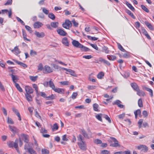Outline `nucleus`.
<instances>
[{
    "label": "nucleus",
    "instance_id": "obj_45",
    "mask_svg": "<svg viewBox=\"0 0 154 154\" xmlns=\"http://www.w3.org/2000/svg\"><path fill=\"white\" fill-rule=\"evenodd\" d=\"M94 142L96 144H100L102 143V141L99 139H96L94 140Z\"/></svg>",
    "mask_w": 154,
    "mask_h": 154
},
{
    "label": "nucleus",
    "instance_id": "obj_58",
    "mask_svg": "<svg viewBox=\"0 0 154 154\" xmlns=\"http://www.w3.org/2000/svg\"><path fill=\"white\" fill-rule=\"evenodd\" d=\"M42 154H49V150L46 149H42Z\"/></svg>",
    "mask_w": 154,
    "mask_h": 154
},
{
    "label": "nucleus",
    "instance_id": "obj_51",
    "mask_svg": "<svg viewBox=\"0 0 154 154\" xmlns=\"http://www.w3.org/2000/svg\"><path fill=\"white\" fill-rule=\"evenodd\" d=\"M23 137L24 139V142L28 143L29 141L28 139V136L25 134H23Z\"/></svg>",
    "mask_w": 154,
    "mask_h": 154
},
{
    "label": "nucleus",
    "instance_id": "obj_33",
    "mask_svg": "<svg viewBox=\"0 0 154 154\" xmlns=\"http://www.w3.org/2000/svg\"><path fill=\"white\" fill-rule=\"evenodd\" d=\"M102 114L101 113L97 115L96 116V118L99 121H102Z\"/></svg>",
    "mask_w": 154,
    "mask_h": 154
},
{
    "label": "nucleus",
    "instance_id": "obj_48",
    "mask_svg": "<svg viewBox=\"0 0 154 154\" xmlns=\"http://www.w3.org/2000/svg\"><path fill=\"white\" fill-rule=\"evenodd\" d=\"M25 27L26 29L30 33L32 32V31L31 28L29 26L26 25Z\"/></svg>",
    "mask_w": 154,
    "mask_h": 154
},
{
    "label": "nucleus",
    "instance_id": "obj_18",
    "mask_svg": "<svg viewBox=\"0 0 154 154\" xmlns=\"http://www.w3.org/2000/svg\"><path fill=\"white\" fill-rule=\"evenodd\" d=\"M62 43L66 46H69V42L68 41L67 38L66 37H64L62 40Z\"/></svg>",
    "mask_w": 154,
    "mask_h": 154
},
{
    "label": "nucleus",
    "instance_id": "obj_4",
    "mask_svg": "<svg viewBox=\"0 0 154 154\" xmlns=\"http://www.w3.org/2000/svg\"><path fill=\"white\" fill-rule=\"evenodd\" d=\"M61 69L62 70H65L67 72H69L70 74L73 76L77 77V75L75 73V71L74 70L70 69H68L64 68H62Z\"/></svg>",
    "mask_w": 154,
    "mask_h": 154
},
{
    "label": "nucleus",
    "instance_id": "obj_24",
    "mask_svg": "<svg viewBox=\"0 0 154 154\" xmlns=\"http://www.w3.org/2000/svg\"><path fill=\"white\" fill-rule=\"evenodd\" d=\"M22 33L24 40H26L28 41H30V40L26 38V37L27 36V35L25 31L23 29L22 30Z\"/></svg>",
    "mask_w": 154,
    "mask_h": 154
},
{
    "label": "nucleus",
    "instance_id": "obj_54",
    "mask_svg": "<svg viewBox=\"0 0 154 154\" xmlns=\"http://www.w3.org/2000/svg\"><path fill=\"white\" fill-rule=\"evenodd\" d=\"M143 122V119H140L139 120L138 122V124L139 125V128H140L142 126V124Z\"/></svg>",
    "mask_w": 154,
    "mask_h": 154
},
{
    "label": "nucleus",
    "instance_id": "obj_31",
    "mask_svg": "<svg viewBox=\"0 0 154 154\" xmlns=\"http://www.w3.org/2000/svg\"><path fill=\"white\" fill-rule=\"evenodd\" d=\"M60 83L63 85H68L70 84V83L67 81H62L60 82Z\"/></svg>",
    "mask_w": 154,
    "mask_h": 154
},
{
    "label": "nucleus",
    "instance_id": "obj_64",
    "mask_svg": "<svg viewBox=\"0 0 154 154\" xmlns=\"http://www.w3.org/2000/svg\"><path fill=\"white\" fill-rule=\"evenodd\" d=\"M101 153L102 154H110V152L107 150H104L102 151Z\"/></svg>",
    "mask_w": 154,
    "mask_h": 154
},
{
    "label": "nucleus",
    "instance_id": "obj_53",
    "mask_svg": "<svg viewBox=\"0 0 154 154\" xmlns=\"http://www.w3.org/2000/svg\"><path fill=\"white\" fill-rule=\"evenodd\" d=\"M29 144L27 143L25 144L24 146V149L25 150H27V152L31 148H30L29 147Z\"/></svg>",
    "mask_w": 154,
    "mask_h": 154
},
{
    "label": "nucleus",
    "instance_id": "obj_26",
    "mask_svg": "<svg viewBox=\"0 0 154 154\" xmlns=\"http://www.w3.org/2000/svg\"><path fill=\"white\" fill-rule=\"evenodd\" d=\"M126 12L128 15L131 16L134 19L135 18V17L133 15V14L131 12V11H130L129 10L126 9Z\"/></svg>",
    "mask_w": 154,
    "mask_h": 154
},
{
    "label": "nucleus",
    "instance_id": "obj_27",
    "mask_svg": "<svg viewBox=\"0 0 154 154\" xmlns=\"http://www.w3.org/2000/svg\"><path fill=\"white\" fill-rule=\"evenodd\" d=\"M145 25L148 27L150 30H153V27L151 24L148 22L146 21L145 22Z\"/></svg>",
    "mask_w": 154,
    "mask_h": 154
},
{
    "label": "nucleus",
    "instance_id": "obj_13",
    "mask_svg": "<svg viewBox=\"0 0 154 154\" xmlns=\"http://www.w3.org/2000/svg\"><path fill=\"white\" fill-rule=\"evenodd\" d=\"M10 75L11 76L13 82L15 84H16V83H17L16 82L19 79L18 76L17 75H14L13 74H11Z\"/></svg>",
    "mask_w": 154,
    "mask_h": 154
},
{
    "label": "nucleus",
    "instance_id": "obj_50",
    "mask_svg": "<svg viewBox=\"0 0 154 154\" xmlns=\"http://www.w3.org/2000/svg\"><path fill=\"white\" fill-rule=\"evenodd\" d=\"M30 154H37L36 152L32 148H31L28 151Z\"/></svg>",
    "mask_w": 154,
    "mask_h": 154
},
{
    "label": "nucleus",
    "instance_id": "obj_47",
    "mask_svg": "<svg viewBox=\"0 0 154 154\" xmlns=\"http://www.w3.org/2000/svg\"><path fill=\"white\" fill-rule=\"evenodd\" d=\"M87 37L88 39L93 41L97 40L98 39V38H96L94 37H91V36L89 35L87 36Z\"/></svg>",
    "mask_w": 154,
    "mask_h": 154
},
{
    "label": "nucleus",
    "instance_id": "obj_32",
    "mask_svg": "<svg viewBox=\"0 0 154 154\" xmlns=\"http://www.w3.org/2000/svg\"><path fill=\"white\" fill-rule=\"evenodd\" d=\"M78 140L80 141L79 142H84V138L81 134H79L77 137Z\"/></svg>",
    "mask_w": 154,
    "mask_h": 154
},
{
    "label": "nucleus",
    "instance_id": "obj_7",
    "mask_svg": "<svg viewBox=\"0 0 154 154\" xmlns=\"http://www.w3.org/2000/svg\"><path fill=\"white\" fill-rule=\"evenodd\" d=\"M138 149L141 150V151H146L148 150V147L145 145H140L137 147Z\"/></svg>",
    "mask_w": 154,
    "mask_h": 154
},
{
    "label": "nucleus",
    "instance_id": "obj_11",
    "mask_svg": "<svg viewBox=\"0 0 154 154\" xmlns=\"http://www.w3.org/2000/svg\"><path fill=\"white\" fill-rule=\"evenodd\" d=\"M9 128L10 131L14 134H15L18 131V129L14 126L9 125Z\"/></svg>",
    "mask_w": 154,
    "mask_h": 154
},
{
    "label": "nucleus",
    "instance_id": "obj_19",
    "mask_svg": "<svg viewBox=\"0 0 154 154\" xmlns=\"http://www.w3.org/2000/svg\"><path fill=\"white\" fill-rule=\"evenodd\" d=\"M14 62H15V63H16L17 64H18L19 65H20V66H22L23 67L26 68L27 67V66L26 64L21 62L19 61L16 60H14Z\"/></svg>",
    "mask_w": 154,
    "mask_h": 154
},
{
    "label": "nucleus",
    "instance_id": "obj_42",
    "mask_svg": "<svg viewBox=\"0 0 154 154\" xmlns=\"http://www.w3.org/2000/svg\"><path fill=\"white\" fill-rule=\"evenodd\" d=\"M104 75V74L103 72H101L99 73L97 75V77L99 79H101Z\"/></svg>",
    "mask_w": 154,
    "mask_h": 154
},
{
    "label": "nucleus",
    "instance_id": "obj_15",
    "mask_svg": "<svg viewBox=\"0 0 154 154\" xmlns=\"http://www.w3.org/2000/svg\"><path fill=\"white\" fill-rule=\"evenodd\" d=\"M44 69L47 73H50L53 72L52 69L49 66L47 65L45 66Z\"/></svg>",
    "mask_w": 154,
    "mask_h": 154
},
{
    "label": "nucleus",
    "instance_id": "obj_43",
    "mask_svg": "<svg viewBox=\"0 0 154 154\" xmlns=\"http://www.w3.org/2000/svg\"><path fill=\"white\" fill-rule=\"evenodd\" d=\"M138 106L140 107H143V102L141 99L140 98L138 100Z\"/></svg>",
    "mask_w": 154,
    "mask_h": 154
},
{
    "label": "nucleus",
    "instance_id": "obj_2",
    "mask_svg": "<svg viewBox=\"0 0 154 154\" xmlns=\"http://www.w3.org/2000/svg\"><path fill=\"white\" fill-rule=\"evenodd\" d=\"M77 144L79 148L81 149L82 150H86V145L84 141L82 142H78Z\"/></svg>",
    "mask_w": 154,
    "mask_h": 154
},
{
    "label": "nucleus",
    "instance_id": "obj_35",
    "mask_svg": "<svg viewBox=\"0 0 154 154\" xmlns=\"http://www.w3.org/2000/svg\"><path fill=\"white\" fill-rule=\"evenodd\" d=\"M15 86L19 91H20V92H22V89L20 87V85L16 83V84H15Z\"/></svg>",
    "mask_w": 154,
    "mask_h": 154
},
{
    "label": "nucleus",
    "instance_id": "obj_63",
    "mask_svg": "<svg viewBox=\"0 0 154 154\" xmlns=\"http://www.w3.org/2000/svg\"><path fill=\"white\" fill-rule=\"evenodd\" d=\"M43 66L42 63H40L38 66V70L42 71L43 69Z\"/></svg>",
    "mask_w": 154,
    "mask_h": 154
},
{
    "label": "nucleus",
    "instance_id": "obj_57",
    "mask_svg": "<svg viewBox=\"0 0 154 154\" xmlns=\"http://www.w3.org/2000/svg\"><path fill=\"white\" fill-rule=\"evenodd\" d=\"M78 95V94L76 92H73L72 95L71 97L73 99H74L76 98Z\"/></svg>",
    "mask_w": 154,
    "mask_h": 154
},
{
    "label": "nucleus",
    "instance_id": "obj_8",
    "mask_svg": "<svg viewBox=\"0 0 154 154\" xmlns=\"http://www.w3.org/2000/svg\"><path fill=\"white\" fill-rule=\"evenodd\" d=\"M35 34L38 37L40 38H43L45 36V33L42 32L40 33L37 31H35Z\"/></svg>",
    "mask_w": 154,
    "mask_h": 154
},
{
    "label": "nucleus",
    "instance_id": "obj_5",
    "mask_svg": "<svg viewBox=\"0 0 154 154\" xmlns=\"http://www.w3.org/2000/svg\"><path fill=\"white\" fill-rule=\"evenodd\" d=\"M72 44L74 46L77 48H80L83 47V45L79 43L78 41L75 40H73L72 42Z\"/></svg>",
    "mask_w": 154,
    "mask_h": 154
},
{
    "label": "nucleus",
    "instance_id": "obj_17",
    "mask_svg": "<svg viewBox=\"0 0 154 154\" xmlns=\"http://www.w3.org/2000/svg\"><path fill=\"white\" fill-rule=\"evenodd\" d=\"M54 91L56 92H57L61 94H63L64 92V89L61 88H55Z\"/></svg>",
    "mask_w": 154,
    "mask_h": 154
},
{
    "label": "nucleus",
    "instance_id": "obj_52",
    "mask_svg": "<svg viewBox=\"0 0 154 154\" xmlns=\"http://www.w3.org/2000/svg\"><path fill=\"white\" fill-rule=\"evenodd\" d=\"M7 122L8 123L11 124H13L14 123V122L9 117H8L7 119Z\"/></svg>",
    "mask_w": 154,
    "mask_h": 154
},
{
    "label": "nucleus",
    "instance_id": "obj_30",
    "mask_svg": "<svg viewBox=\"0 0 154 154\" xmlns=\"http://www.w3.org/2000/svg\"><path fill=\"white\" fill-rule=\"evenodd\" d=\"M107 58L110 60H114L116 59V57L114 55H108Z\"/></svg>",
    "mask_w": 154,
    "mask_h": 154
},
{
    "label": "nucleus",
    "instance_id": "obj_23",
    "mask_svg": "<svg viewBox=\"0 0 154 154\" xmlns=\"http://www.w3.org/2000/svg\"><path fill=\"white\" fill-rule=\"evenodd\" d=\"M137 94L139 96H144L145 95V93L143 91H140L139 89L138 91H137Z\"/></svg>",
    "mask_w": 154,
    "mask_h": 154
},
{
    "label": "nucleus",
    "instance_id": "obj_29",
    "mask_svg": "<svg viewBox=\"0 0 154 154\" xmlns=\"http://www.w3.org/2000/svg\"><path fill=\"white\" fill-rule=\"evenodd\" d=\"M58 23L57 22H52L51 23V26L54 28H56L58 27Z\"/></svg>",
    "mask_w": 154,
    "mask_h": 154
},
{
    "label": "nucleus",
    "instance_id": "obj_61",
    "mask_svg": "<svg viewBox=\"0 0 154 154\" xmlns=\"http://www.w3.org/2000/svg\"><path fill=\"white\" fill-rule=\"evenodd\" d=\"M32 87L35 89V90L36 92V93H38V87L37 85L35 84H33L32 85Z\"/></svg>",
    "mask_w": 154,
    "mask_h": 154
},
{
    "label": "nucleus",
    "instance_id": "obj_21",
    "mask_svg": "<svg viewBox=\"0 0 154 154\" xmlns=\"http://www.w3.org/2000/svg\"><path fill=\"white\" fill-rule=\"evenodd\" d=\"M131 87L133 88L134 90L136 91L139 90V88L137 84L134 83L131 84Z\"/></svg>",
    "mask_w": 154,
    "mask_h": 154
},
{
    "label": "nucleus",
    "instance_id": "obj_62",
    "mask_svg": "<svg viewBox=\"0 0 154 154\" xmlns=\"http://www.w3.org/2000/svg\"><path fill=\"white\" fill-rule=\"evenodd\" d=\"M96 88V86L94 85H88L87 88L89 90H93L95 89Z\"/></svg>",
    "mask_w": 154,
    "mask_h": 154
},
{
    "label": "nucleus",
    "instance_id": "obj_9",
    "mask_svg": "<svg viewBox=\"0 0 154 154\" xmlns=\"http://www.w3.org/2000/svg\"><path fill=\"white\" fill-rule=\"evenodd\" d=\"M43 25V24L42 23L38 21L34 23L33 26L35 28H39Z\"/></svg>",
    "mask_w": 154,
    "mask_h": 154
},
{
    "label": "nucleus",
    "instance_id": "obj_20",
    "mask_svg": "<svg viewBox=\"0 0 154 154\" xmlns=\"http://www.w3.org/2000/svg\"><path fill=\"white\" fill-rule=\"evenodd\" d=\"M99 61L100 62L103 63H105L108 66H109L110 65V63L109 61L103 59L101 57L100 58H99Z\"/></svg>",
    "mask_w": 154,
    "mask_h": 154
},
{
    "label": "nucleus",
    "instance_id": "obj_37",
    "mask_svg": "<svg viewBox=\"0 0 154 154\" xmlns=\"http://www.w3.org/2000/svg\"><path fill=\"white\" fill-rule=\"evenodd\" d=\"M117 44L118 48L120 50L123 52L126 51V50L124 49L122 46L119 43H118Z\"/></svg>",
    "mask_w": 154,
    "mask_h": 154
},
{
    "label": "nucleus",
    "instance_id": "obj_22",
    "mask_svg": "<svg viewBox=\"0 0 154 154\" xmlns=\"http://www.w3.org/2000/svg\"><path fill=\"white\" fill-rule=\"evenodd\" d=\"M49 85L53 90L55 89V86L54 83L52 81V79H51L49 82Z\"/></svg>",
    "mask_w": 154,
    "mask_h": 154
},
{
    "label": "nucleus",
    "instance_id": "obj_34",
    "mask_svg": "<svg viewBox=\"0 0 154 154\" xmlns=\"http://www.w3.org/2000/svg\"><path fill=\"white\" fill-rule=\"evenodd\" d=\"M99 105L97 103H94L93 105V108L94 110L96 111H98V108Z\"/></svg>",
    "mask_w": 154,
    "mask_h": 154
},
{
    "label": "nucleus",
    "instance_id": "obj_36",
    "mask_svg": "<svg viewBox=\"0 0 154 154\" xmlns=\"http://www.w3.org/2000/svg\"><path fill=\"white\" fill-rule=\"evenodd\" d=\"M82 135H83V136H84V137L85 138H89V137H88V134H87L86 131L85 130H82Z\"/></svg>",
    "mask_w": 154,
    "mask_h": 154
},
{
    "label": "nucleus",
    "instance_id": "obj_6",
    "mask_svg": "<svg viewBox=\"0 0 154 154\" xmlns=\"http://www.w3.org/2000/svg\"><path fill=\"white\" fill-rule=\"evenodd\" d=\"M25 90L26 92V94H32L33 92L32 88L28 86H25Z\"/></svg>",
    "mask_w": 154,
    "mask_h": 154
},
{
    "label": "nucleus",
    "instance_id": "obj_14",
    "mask_svg": "<svg viewBox=\"0 0 154 154\" xmlns=\"http://www.w3.org/2000/svg\"><path fill=\"white\" fill-rule=\"evenodd\" d=\"M13 111L15 113L16 115L18 116L19 118V120L20 121L21 120V118L20 115L18 110L15 108H13L12 109Z\"/></svg>",
    "mask_w": 154,
    "mask_h": 154
},
{
    "label": "nucleus",
    "instance_id": "obj_1",
    "mask_svg": "<svg viewBox=\"0 0 154 154\" xmlns=\"http://www.w3.org/2000/svg\"><path fill=\"white\" fill-rule=\"evenodd\" d=\"M110 138L112 140H113V141L114 142V143L110 144V146H112L113 147H117L120 146V145L119 144L118 141L115 138L113 137H111Z\"/></svg>",
    "mask_w": 154,
    "mask_h": 154
},
{
    "label": "nucleus",
    "instance_id": "obj_25",
    "mask_svg": "<svg viewBox=\"0 0 154 154\" xmlns=\"http://www.w3.org/2000/svg\"><path fill=\"white\" fill-rule=\"evenodd\" d=\"M25 96L26 100L28 102H31L32 101V97L30 94H26Z\"/></svg>",
    "mask_w": 154,
    "mask_h": 154
},
{
    "label": "nucleus",
    "instance_id": "obj_12",
    "mask_svg": "<svg viewBox=\"0 0 154 154\" xmlns=\"http://www.w3.org/2000/svg\"><path fill=\"white\" fill-rule=\"evenodd\" d=\"M57 32L60 35L64 36L66 35L67 33L62 29H59L57 30Z\"/></svg>",
    "mask_w": 154,
    "mask_h": 154
},
{
    "label": "nucleus",
    "instance_id": "obj_56",
    "mask_svg": "<svg viewBox=\"0 0 154 154\" xmlns=\"http://www.w3.org/2000/svg\"><path fill=\"white\" fill-rule=\"evenodd\" d=\"M103 51L105 52L106 54H108L109 52V50L108 48L106 47H104L103 48Z\"/></svg>",
    "mask_w": 154,
    "mask_h": 154
},
{
    "label": "nucleus",
    "instance_id": "obj_16",
    "mask_svg": "<svg viewBox=\"0 0 154 154\" xmlns=\"http://www.w3.org/2000/svg\"><path fill=\"white\" fill-rule=\"evenodd\" d=\"M18 143L19 140L18 139H16L14 142H12L11 143V144L12 145H13L14 148L17 150L18 149Z\"/></svg>",
    "mask_w": 154,
    "mask_h": 154
},
{
    "label": "nucleus",
    "instance_id": "obj_41",
    "mask_svg": "<svg viewBox=\"0 0 154 154\" xmlns=\"http://www.w3.org/2000/svg\"><path fill=\"white\" fill-rule=\"evenodd\" d=\"M30 54L31 56L33 57L35 55H36L37 54V53L35 51H34L33 50H31Z\"/></svg>",
    "mask_w": 154,
    "mask_h": 154
},
{
    "label": "nucleus",
    "instance_id": "obj_28",
    "mask_svg": "<svg viewBox=\"0 0 154 154\" xmlns=\"http://www.w3.org/2000/svg\"><path fill=\"white\" fill-rule=\"evenodd\" d=\"M128 7L132 11H135V9L131 4L128 2L126 3Z\"/></svg>",
    "mask_w": 154,
    "mask_h": 154
},
{
    "label": "nucleus",
    "instance_id": "obj_60",
    "mask_svg": "<svg viewBox=\"0 0 154 154\" xmlns=\"http://www.w3.org/2000/svg\"><path fill=\"white\" fill-rule=\"evenodd\" d=\"M55 98L54 95L53 94H51V95L47 97V100H53Z\"/></svg>",
    "mask_w": 154,
    "mask_h": 154
},
{
    "label": "nucleus",
    "instance_id": "obj_40",
    "mask_svg": "<svg viewBox=\"0 0 154 154\" xmlns=\"http://www.w3.org/2000/svg\"><path fill=\"white\" fill-rule=\"evenodd\" d=\"M58 128V126L57 123H55L53 125L52 130L53 131H54L55 130H57Z\"/></svg>",
    "mask_w": 154,
    "mask_h": 154
},
{
    "label": "nucleus",
    "instance_id": "obj_39",
    "mask_svg": "<svg viewBox=\"0 0 154 154\" xmlns=\"http://www.w3.org/2000/svg\"><path fill=\"white\" fill-rule=\"evenodd\" d=\"M38 77V76H29V79H30L32 81L35 82V81L37 79Z\"/></svg>",
    "mask_w": 154,
    "mask_h": 154
},
{
    "label": "nucleus",
    "instance_id": "obj_38",
    "mask_svg": "<svg viewBox=\"0 0 154 154\" xmlns=\"http://www.w3.org/2000/svg\"><path fill=\"white\" fill-rule=\"evenodd\" d=\"M48 16L49 18L52 19V20H54L55 18V15L53 13H51L49 14Z\"/></svg>",
    "mask_w": 154,
    "mask_h": 154
},
{
    "label": "nucleus",
    "instance_id": "obj_44",
    "mask_svg": "<svg viewBox=\"0 0 154 154\" xmlns=\"http://www.w3.org/2000/svg\"><path fill=\"white\" fill-rule=\"evenodd\" d=\"M103 117L105 118L107 121H108L109 123H111V119L107 115H104Z\"/></svg>",
    "mask_w": 154,
    "mask_h": 154
},
{
    "label": "nucleus",
    "instance_id": "obj_3",
    "mask_svg": "<svg viewBox=\"0 0 154 154\" xmlns=\"http://www.w3.org/2000/svg\"><path fill=\"white\" fill-rule=\"evenodd\" d=\"M66 29H69L72 26V23L71 22L68 20H66L65 22L62 25Z\"/></svg>",
    "mask_w": 154,
    "mask_h": 154
},
{
    "label": "nucleus",
    "instance_id": "obj_10",
    "mask_svg": "<svg viewBox=\"0 0 154 154\" xmlns=\"http://www.w3.org/2000/svg\"><path fill=\"white\" fill-rule=\"evenodd\" d=\"M11 51L16 55L19 54L20 52L18 46L15 47L14 49L11 50Z\"/></svg>",
    "mask_w": 154,
    "mask_h": 154
},
{
    "label": "nucleus",
    "instance_id": "obj_55",
    "mask_svg": "<svg viewBox=\"0 0 154 154\" xmlns=\"http://www.w3.org/2000/svg\"><path fill=\"white\" fill-rule=\"evenodd\" d=\"M80 48L82 51H89L90 50L89 48L86 47L84 46L83 45V47Z\"/></svg>",
    "mask_w": 154,
    "mask_h": 154
},
{
    "label": "nucleus",
    "instance_id": "obj_49",
    "mask_svg": "<svg viewBox=\"0 0 154 154\" xmlns=\"http://www.w3.org/2000/svg\"><path fill=\"white\" fill-rule=\"evenodd\" d=\"M145 89L147 91H148L150 93V95L151 97H152L153 96V92L152 90L150 88H146Z\"/></svg>",
    "mask_w": 154,
    "mask_h": 154
},
{
    "label": "nucleus",
    "instance_id": "obj_46",
    "mask_svg": "<svg viewBox=\"0 0 154 154\" xmlns=\"http://www.w3.org/2000/svg\"><path fill=\"white\" fill-rule=\"evenodd\" d=\"M141 8L143 10L145 11L147 13H148L149 12V10L144 5H141Z\"/></svg>",
    "mask_w": 154,
    "mask_h": 154
},
{
    "label": "nucleus",
    "instance_id": "obj_59",
    "mask_svg": "<svg viewBox=\"0 0 154 154\" xmlns=\"http://www.w3.org/2000/svg\"><path fill=\"white\" fill-rule=\"evenodd\" d=\"M121 103V102L120 101L117 100L113 102L112 103V104L113 105L116 104L118 106Z\"/></svg>",
    "mask_w": 154,
    "mask_h": 154
}]
</instances>
